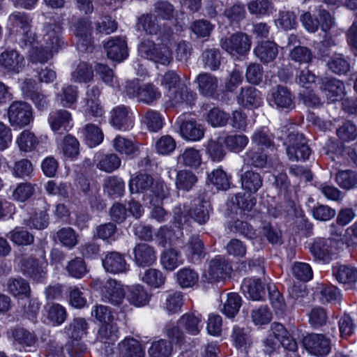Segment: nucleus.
<instances>
[{"label":"nucleus","mask_w":357,"mask_h":357,"mask_svg":"<svg viewBox=\"0 0 357 357\" xmlns=\"http://www.w3.org/2000/svg\"><path fill=\"white\" fill-rule=\"evenodd\" d=\"M321 89L330 102L340 100L345 95L344 82L335 78L323 79Z\"/></svg>","instance_id":"4be33fe9"},{"label":"nucleus","mask_w":357,"mask_h":357,"mask_svg":"<svg viewBox=\"0 0 357 357\" xmlns=\"http://www.w3.org/2000/svg\"><path fill=\"white\" fill-rule=\"evenodd\" d=\"M46 261H38L33 257L24 258L21 261V271L24 275L34 280H40L46 274Z\"/></svg>","instance_id":"412c9836"},{"label":"nucleus","mask_w":357,"mask_h":357,"mask_svg":"<svg viewBox=\"0 0 357 357\" xmlns=\"http://www.w3.org/2000/svg\"><path fill=\"white\" fill-rule=\"evenodd\" d=\"M230 203L243 211H250L256 204V199L250 194H237L232 197Z\"/></svg>","instance_id":"0e129e2a"},{"label":"nucleus","mask_w":357,"mask_h":357,"mask_svg":"<svg viewBox=\"0 0 357 357\" xmlns=\"http://www.w3.org/2000/svg\"><path fill=\"white\" fill-rule=\"evenodd\" d=\"M171 41L169 43H171ZM155 44L150 39H143L138 45V54L141 57L163 66H168L172 61V52L168 42Z\"/></svg>","instance_id":"7ed1b4c3"},{"label":"nucleus","mask_w":357,"mask_h":357,"mask_svg":"<svg viewBox=\"0 0 357 357\" xmlns=\"http://www.w3.org/2000/svg\"><path fill=\"white\" fill-rule=\"evenodd\" d=\"M220 45L231 56L238 58L247 54L251 47V40L244 33L238 32L221 38Z\"/></svg>","instance_id":"6e6552de"},{"label":"nucleus","mask_w":357,"mask_h":357,"mask_svg":"<svg viewBox=\"0 0 357 357\" xmlns=\"http://www.w3.org/2000/svg\"><path fill=\"white\" fill-rule=\"evenodd\" d=\"M248 8L251 14L264 16L271 13L273 6L268 0H250Z\"/></svg>","instance_id":"338daca9"},{"label":"nucleus","mask_w":357,"mask_h":357,"mask_svg":"<svg viewBox=\"0 0 357 357\" xmlns=\"http://www.w3.org/2000/svg\"><path fill=\"white\" fill-rule=\"evenodd\" d=\"M241 289L244 294L253 301L262 300L266 294L264 286L259 279H245Z\"/></svg>","instance_id":"c756f323"},{"label":"nucleus","mask_w":357,"mask_h":357,"mask_svg":"<svg viewBox=\"0 0 357 357\" xmlns=\"http://www.w3.org/2000/svg\"><path fill=\"white\" fill-rule=\"evenodd\" d=\"M336 134L341 142H349L357 137V127L351 121H347L337 128Z\"/></svg>","instance_id":"4d7b16f0"},{"label":"nucleus","mask_w":357,"mask_h":357,"mask_svg":"<svg viewBox=\"0 0 357 357\" xmlns=\"http://www.w3.org/2000/svg\"><path fill=\"white\" fill-rule=\"evenodd\" d=\"M237 100L243 107H257L260 103L259 92L253 86L242 88Z\"/></svg>","instance_id":"ea45409f"},{"label":"nucleus","mask_w":357,"mask_h":357,"mask_svg":"<svg viewBox=\"0 0 357 357\" xmlns=\"http://www.w3.org/2000/svg\"><path fill=\"white\" fill-rule=\"evenodd\" d=\"M127 300L136 307H142L148 304L150 296L146 289L140 285L132 286L128 289Z\"/></svg>","instance_id":"c9c22d12"},{"label":"nucleus","mask_w":357,"mask_h":357,"mask_svg":"<svg viewBox=\"0 0 357 357\" xmlns=\"http://www.w3.org/2000/svg\"><path fill=\"white\" fill-rule=\"evenodd\" d=\"M270 105L279 110H291L294 108V96L290 90L284 86L274 88L268 98Z\"/></svg>","instance_id":"ddd939ff"},{"label":"nucleus","mask_w":357,"mask_h":357,"mask_svg":"<svg viewBox=\"0 0 357 357\" xmlns=\"http://www.w3.org/2000/svg\"><path fill=\"white\" fill-rule=\"evenodd\" d=\"M242 158L245 165L256 168H263L267 163V155L259 148L249 149Z\"/></svg>","instance_id":"4c0bfd02"},{"label":"nucleus","mask_w":357,"mask_h":357,"mask_svg":"<svg viewBox=\"0 0 357 357\" xmlns=\"http://www.w3.org/2000/svg\"><path fill=\"white\" fill-rule=\"evenodd\" d=\"M303 344L308 352L317 356H326L331 351V341L322 334L307 335L303 337Z\"/></svg>","instance_id":"f8f14e48"},{"label":"nucleus","mask_w":357,"mask_h":357,"mask_svg":"<svg viewBox=\"0 0 357 357\" xmlns=\"http://www.w3.org/2000/svg\"><path fill=\"white\" fill-rule=\"evenodd\" d=\"M101 300L114 306L120 305L124 301L126 293L122 285L114 279L105 281L100 289Z\"/></svg>","instance_id":"9d476101"},{"label":"nucleus","mask_w":357,"mask_h":357,"mask_svg":"<svg viewBox=\"0 0 357 357\" xmlns=\"http://www.w3.org/2000/svg\"><path fill=\"white\" fill-rule=\"evenodd\" d=\"M255 56L264 63L273 61L278 54L277 45L273 41L258 43L254 49Z\"/></svg>","instance_id":"c85d7f7f"},{"label":"nucleus","mask_w":357,"mask_h":357,"mask_svg":"<svg viewBox=\"0 0 357 357\" xmlns=\"http://www.w3.org/2000/svg\"><path fill=\"white\" fill-rule=\"evenodd\" d=\"M24 56L16 50H7L0 54V68L8 73L17 74L24 67Z\"/></svg>","instance_id":"4468645a"},{"label":"nucleus","mask_w":357,"mask_h":357,"mask_svg":"<svg viewBox=\"0 0 357 357\" xmlns=\"http://www.w3.org/2000/svg\"><path fill=\"white\" fill-rule=\"evenodd\" d=\"M43 33V40L47 47L58 50L64 45L61 36L62 27L59 23L56 22L45 23Z\"/></svg>","instance_id":"2eb2a0df"},{"label":"nucleus","mask_w":357,"mask_h":357,"mask_svg":"<svg viewBox=\"0 0 357 357\" xmlns=\"http://www.w3.org/2000/svg\"><path fill=\"white\" fill-rule=\"evenodd\" d=\"M134 259L139 266H149L156 261V252L147 243H139L134 248Z\"/></svg>","instance_id":"393cba45"},{"label":"nucleus","mask_w":357,"mask_h":357,"mask_svg":"<svg viewBox=\"0 0 357 357\" xmlns=\"http://www.w3.org/2000/svg\"><path fill=\"white\" fill-rule=\"evenodd\" d=\"M161 96L158 88L152 84H145L141 86L138 92L137 100L146 105H151Z\"/></svg>","instance_id":"c03bdc74"},{"label":"nucleus","mask_w":357,"mask_h":357,"mask_svg":"<svg viewBox=\"0 0 357 357\" xmlns=\"http://www.w3.org/2000/svg\"><path fill=\"white\" fill-rule=\"evenodd\" d=\"M210 204L204 200L195 199L187 213L182 211L180 206L174 210V218L178 227L186 224L188 217L200 225L205 224L209 219Z\"/></svg>","instance_id":"20e7f679"},{"label":"nucleus","mask_w":357,"mask_h":357,"mask_svg":"<svg viewBox=\"0 0 357 357\" xmlns=\"http://www.w3.org/2000/svg\"><path fill=\"white\" fill-rule=\"evenodd\" d=\"M88 324L85 319L78 317L65 328V332L69 339H82V337L86 334Z\"/></svg>","instance_id":"37998d69"},{"label":"nucleus","mask_w":357,"mask_h":357,"mask_svg":"<svg viewBox=\"0 0 357 357\" xmlns=\"http://www.w3.org/2000/svg\"><path fill=\"white\" fill-rule=\"evenodd\" d=\"M268 291L271 304L275 313L278 315H284L286 312L287 306L282 294L274 285L268 286Z\"/></svg>","instance_id":"bf43d9fd"},{"label":"nucleus","mask_w":357,"mask_h":357,"mask_svg":"<svg viewBox=\"0 0 357 357\" xmlns=\"http://www.w3.org/2000/svg\"><path fill=\"white\" fill-rule=\"evenodd\" d=\"M8 116L12 126L24 127L33 120L32 108L23 101H15L8 107Z\"/></svg>","instance_id":"1a4fd4ad"},{"label":"nucleus","mask_w":357,"mask_h":357,"mask_svg":"<svg viewBox=\"0 0 357 357\" xmlns=\"http://www.w3.org/2000/svg\"><path fill=\"white\" fill-rule=\"evenodd\" d=\"M176 282L182 288L193 287L198 281L199 275L190 268L180 269L176 274Z\"/></svg>","instance_id":"de8ad7c7"},{"label":"nucleus","mask_w":357,"mask_h":357,"mask_svg":"<svg viewBox=\"0 0 357 357\" xmlns=\"http://www.w3.org/2000/svg\"><path fill=\"white\" fill-rule=\"evenodd\" d=\"M327 67L332 73L339 75H346L351 69L348 58L339 53L328 56Z\"/></svg>","instance_id":"473e14b6"},{"label":"nucleus","mask_w":357,"mask_h":357,"mask_svg":"<svg viewBox=\"0 0 357 357\" xmlns=\"http://www.w3.org/2000/svg\"><path fill=\"white\" fill-rule=\"evenodd\" d=\"M160 263L162 267L169 271H173L182 264L183 261L178 251L175 249L165 250L160 257Z\"/></svg>","instance_id":"79ce46f5"},{"label":"nucleus","mask_w":357,"mask_h":357,"mask_svg":"<svg viewBox=\"0 0 357 357\" xmlns=\"http://www.w3.org/2000/svg\"><path fill=\"white\" fill-rule=\"evenodd\" d=\"M91 22L87 19H80L74 24V34L77 38V46L81 51H89L92 47Z\"/></svg>","instance_id":"dca6fc26"},{"label":"nucleus","mask_w":357,"mask_h":357,"mask_svg":"<svg viewBox=\"0 0 357 357\" xmlns=\"http://www.w3.org/2000/svg\"><path fill=\"white\" fill-rule=\"evenodd\" d=\"M78 93L77 86L66 85L56 94L55 101L64 108H73L77 101Z\"/></svg>","instance_id":"bb28decb"},{"label":"nucleus","mask_w":357,"mask_h":357,"mask_svg":"<svg viewBox=\"0 0 357 357\" xmlns=\"http://www.w3.org/2000/svg\"><path fill=\"white\" fill-rule=\"evenodd\" d=\"M95 160H98L96 167L106 172H112L121 165V159L114 153L103 155L100 152L95 154Z\"/></svg>","instance_id":"72a5a7b5"},{"label":"nucleus","mask_w":357,"mask_h":357,"mask_svg":"<svg viewBox=\"0 0 357 357\" xmlns=\"http://www.w3.org/2000/svg\"><path fill=\"white\" fill-rule=\"evenodd\" d=\"M20 149L24 152L33 150L38 144L37 137L29 130H24L17 139Z\"/></svg>","instance_id":"13d9d810"},{"label":"nucleus","mask_w":357,"mask_h":357,"mask_svg":"<svg viewBox=\"0 0 357 357\" xmlns=\"http://www.w3.org/2000/svg\"><path fill=\"white\" fill-rule=\"evenodd\" d=\"M202 59L204 68L213 71L216 70L219 68L221 63L220 52L215 48L207 49L203 52Z\"/></svg>","instance_id":"5fc2aeb1"},{"label":"nucleus","mask_w":357,"mask_h":357,"mask_svg":"<svg viewBox=\"0 0 357 357\" xmlns=\"http://www.w3.org/2000/svg\"><path fill=\"white\" fill-rule=\"evenodd\" d=\"M201 321V316L196 315L195 313H186L181 317L178 324L183 328L188 333L196 335L200 332Z\"/></svg>","instance_id":"e433bc0d"},{"label":"nucleus","mask_w":357,"mask_h":357,"mask_svg":"<svg viewBox=\"0 0 357 357\" xmlns=\"http://www.w3.org/2000/svg\"><path fill=\"white\" fill-rule=\"evenodd\" d=\"M91 316L102 324L110 323L114 321V316L112 309L106 305H96L91 309Z\"/></svg>","instance_id":"774afa93"},{"label":"nucleus","mask_w":357,"mask_h":357,"mask_svg":"<svg viewBox=\"0 0 357 357\" xmlns=\"http://www.w3.org/2000/svg\"><path fill=\"white\" fill-rule=\"evenodd\" d=\"M184 250L188 255H190L192 259L196 258L197 260H200L205 256L204 243L196 235L190 237L187 244L184 246Z\"/></svg>","instance_id":"49530a36"},{"label":"nucleus","mask_w":357,"mask_h":357,"mask_svg":"<svg viewBox=\"0 0 357 357\" xmlns=\"http://www.w3.org/2000/svg\"><path fill=\"white\" fill-rule=\"evenodd\" d=\"M249 142L244 135H228L224 138L227 147L232 152L239 153L244 149Z\"/></svg>","instance_id":"e2e57ef3"},{"label":"nucleus","mask_w":357,"mask_h":357,"mask_svg":"<svg viewBox=\"0 0 357 357\" xmlns=\"http://www.w3.org/2000/svg\"><path fill=\"white\" fill-rule=\"evenodd\" d=\"M102 263L105 271L112 274L126 273L129 270L124 255L116 251L107 252Z\"/></svg>","instance_id":"f3484780"},{"label":"nucleus","mask_w":357,"mask_h":357,"mask_svg":"<svg viewBox=\"0 0 357 357\" xmlns=\"http://www.w3.org/2000/svg\"><path fill=\"white\" fill-rule=\"evenodd\" d=\"M109 59L121 61L128 56L127 44L124 38L115 37L104 45Z\"/></svg>","instance_id":"b1692460"},{"label":"nucleus","mask_w":357,"mask_h":357,"mask_svg":"<svg viewBox=\"0 0 357 357\" xmlns=\"http://www.w3.org/2000/svg\"><path fill=\"white\" fill-rule=\"evenodd\" d=\"M8 237L17 245H29L34 242V236L31 233L19 227L10 231Z\"/></svg>","instance_id":"6e6d98bb"},{"label":"nucleus","mask_w":357,"mask_h":357,"mask_svg":"<svg viewBox=\"0 0 357 357\" xmlns=\"http://www.w3.org/2000/svg\"><path fill=\"white\" fill-rule=\"evenodd\" d=\"M142 280L154 288H159L165 284V277L160 271L149 268L144 272Z\"/></svg>","instance_id":"680f3d73"},{"label":"nucleus","mask_w":357,"mask_h":357,"mask_svg":"<svg viewBox=\"0 0 357 357\" xmlns=\"http://www.w3.org/2000/svg\"><path fill=\"white\" fill-rule=\"evenodd\" d=\"M229 229L231 231L239 234L250 240L256 239L258 236L253 227L249 223L242 220H237L229 222Z\"/></svg>","instance_id":"3c124183"},{"label":"nucleus","mask_w":357,"mask_h":357,"mask_svg":"<svg viewBox=\"0 0 357 357\" xmlns=\"http://www.w3.org/2000/svg\"><path fill=\"white\" fill-rule=\"evenodd\" d=\"M110 114V122L116 129L127 130L133 127L134 121L129 107L119 105L114 107Z\"/></svg>","instance_id":"a211bd4d"},{"label":"nucleus","mask_w":357,"mask_h":357,"mask_svg":"<svg viewBox=\"0 0 357 357\" xmlns=\"http://www.w3.org/2000/svg\"><path fill=\"white\" fill-rule=\"evenodd\" d=\"M332 275L341 283H353L357 281V268L347 265H336L332 268Z\"/></svg>","instance_id":"f704fd0d"},{"label":"nucleus","mask_w":357,"mask_h":357,"mask_svg":"<svg viewBox=\"0 0 357 357\" xmlns=\"http://www.w3.org/2000/svg\"><path fill=\"white\" fill-rule=\"evenodd\" d=\"M60 149L65 157L74 158L79 153V143L74 136L68 135L63 138Z\"/></svg>","instance_id":"09e8293b"},{"label":"nucleus","mask_w":357,"mask_h":357,"mask_svg":"<svg viewBox=\"0 0 357 357\" xmlns=\"http://www.w3.org/2000/svg\"><path fill=\"white\" fill-rule=\"evenodd\" d=\"M56 238L65 247L70 249L75 247L77 243V235L71 227H63L56 234Z\"/></svg>","instance_id":"052dcab7"},{"label":"nucleus","mask_w":357,"mask_h":357,"mask_svg":"<svg viewBox=\"0 0 357 357\" xmlns=\"http://www.w3.org/2000/svg\"><path fill=\"white\" fill-rule=\"evenodd\" d=\"M93 71L85 62H79L71 73V80L74 82H87L92 79Z\"/></svg>","instance_id":"603ef678"},{"label":"nucleus","mask_w":357,"mask_h":357,"mask_svg":"<svg viewBox=\"0 0 357 357\" xmlns=\"http://www.w3.org/2000/svg\"><path fill=\"white\" fill-rule=\"evenodd\" d=\"M7 27L11 34L18 36L16 40L21 47L31 45L35 40V34L31 31V19L25 13H11L8 19Z\"/></svg>","instance_id":"f03ea898"},{"label":"nucleus","mask_w":357,"mask_h":357,"mask_svg":"<svg viewBox=\"0 0 357 357\" xmlns=\"http://www.w3.org/2000/svg\"><path fill=\"white\" fill-rule=\"evenodd\" d=\"M334 244L331 239H317L312 244L310 252L315 259L327 263L335 256Z\"/></svg>","instance_id":"6ab92c4d"},{"label":"nucleus","mask_w":357,"mask_h":357,"mask_svg":"<svg viewBox=\"0 0 357 357\" xmlns=\"http://www.w3.org/2000/svg\"><path fill=\"white\" fill-rule=\"evenodd\" d=\"M231 269L229 264L223 257L217 256L209 262L206 277L210 282H218L225 279Z\"/></svg>","instance_id":"aec40b11"},{"label":"nucleus","mask_w":357,"mask_h":357,"mask_svg":"<svg viewBox=\"0 0 357 357\" xmlns=\"http://www.w3.org/2000/svg\"><path fill=\"white\" fill-rule=\"evenodd\" d=\"M118 347L119 357H144V351L140 343L134 338H125Z\"/></svg>","instance_id":"7c9ffc66"},{"label":"nucleus","mask_w":357,"mask_h":357,"mask_svg":"<svg viewBox=\"0 0 357 357\" xmlns=\"http://www.w3.org/2000/svg\"><path fill=\"white\" fill-rule=\"evenodd\" d=\"M119 330L114 321L102 324L98 328L95 344L101 354L107 357H114V345L119 338Z\"/></svg>","instance_id":"39448f33"},{"label":"nucleus","mask_w":357,"mask_h":357,"mask_svg":"<svg viewBox=\"0 0 357 357\" xmlns=\"http://www.w3.org/2000/svg\"><path fill=\"white\" fill-rule=\"evenodd\" d=\"M163 120L159 112L151 109H149L142 116V123L151 132H158L161 130L163 127Z\"/></svg>","instance_id":"a19ab883"},{"label":"nucleus","mask_w":357,"mask_h":357,"mask_svg":"<svg viewBox=\"0 0 357 357\" xmlns=\"http://www.w3.org/2000/svg\"><path fill=\"white\" fill-rule=\"evenodd\" d=\"M137 25L139 29L147 34L156 35L162 42L170 43L174 39V32L169 26L164 24L162 26L158 24V18L153 14H143L138 17Z\"/></svg>","instance_id":"0eeeda50"},{"label":"nucleus","mask_w":357,"mask_h":357,"mask_svg":"<svg viewBox=\"0 0 357 357\" xmlns=\"http://www.w3.org/2000/svg\"><path fill=\"white\" fill-rule=\"evenodd\" d=\"M66 308L60 304L52 305L47 310V319L53 326H59L66 319Z\"/></svg>","instance_id":"69168bd1"},{"label":"nucleus","mask_w":357,"mask_h":357,"mask_svg":"<svg viewBox=\"0 0 357 357\" xmlns=\"http://www.w3.org/2000/svg\"><path fill=\"white\" fill-rule=\"evenodd\" d=\"M172 351V343L164 339L153 342L148 351L150 357H169Z\"/></svg>","instance_id":"8fccbe9b"},{"label":"nucleus","mask_w":357,"mask_h":357,"mask_svg":"<svg viewBox=\"0 0 357 357\" xmlns=\"http://www.w3.org/2000/svg\"><path fill=\"white\" fill-rule=\"evenodd\" d=\"M131 193H143L153 197L151 202L159 204L167 195V189L163 181H154L147 174H140L132 178L129 182Z\"/></svg>","instance_id":"f257e3e1"},{"label":"nucleus","mask_w":357,"mask_h":357,"mask_svg":"<svg viewBox=\"0 0 357 357\" xmlns=\"http://www.w3.org/2000/svg\"><path fill=\"white\" fill-rule=\"evenodd\" d=\"M181 136L190 141H199L204 135V127L187 114L179 116L176 120Z\"/></svg>","instance_id":"9b49d317"},{"label":"nucleus","mask_w":357,"mask_h":357,"mask_svg":"<svg viewBox=\"0 0 357 357\" xmlns=\"http://www.w3.org/2000/svg\"><path fill=\"white\" fill-rule=\"evenodd\" d=\"M241 183L244 190L255 193L262 186L263 178L259 173L247 170L241 174Z\"/></svg>","instance_id":"2f4dec72"},{"label":"nucleus","mask_w":357,"mask_h":357,"mask_svg":"<svg viewBox=\"0 0 357 357\" xmlns=\"http://www.w3.org/2000/svg\"><path fill=\"white\" fill-rule=\"evenodd\" d=\"M177 161L182 166L196 169L202 164V155L198 150L188 148L178 156Z\"/></svg>","instance_id":"58836bf2"},{"label":"nucleus","mask_w":357,"mask_h":357,"mask_svg":"<svg viewBox=\"0 0 357 357\" xmlns=\"http://www.w3.org/2000/svg\"><path fill=\"white\" fill-rule=\"evenodd\" d=\"M195 81L198 84L200 93L206 97L213 96L218 86L217 77L208 73L199 74Z\"/></svg>","instance_id":"cd10ccee"},{"label":"nucleus","mask_w":357,"mask_h":357,"mask_svg":"<svg viewBox=\"0 0 357 357\" xmlns=\"http://www.w3.org/2000/svg\"><path fill=\"white\" fill-rule=\"evenodd\" d=\"M221 312L229 318L234 317L241 306L242 300L237 293H227L221 295Z\"/></svg>","instance_id":"a878e982"},{"label":"nucleus","mask_w":357,"mask_h":357,"mask_svg":"<svg viewBox=\"0 0 357 357\" xmlns=\"http://www.w3.org/2000/svg\"><path fill=\"white\" fill-rule=\"evenodd\" d=\"M112 142L115 151L121 155H133L138 151V147L133 141L120 135H117Z\"/></svg>","instance_id":"a18cd8bd"},{"label":"nucleus","mask_w":357,"mask_h":357,"mask_svg":"<svg viewBox=\"0 0 357 357\" xmlns=\"http://www.w3.org/2000/svg\"><path fill=\"white\" fill-rule=\"evenodd\" d=\"M284 144L288 158L291 161L305 160L311 154L306 139L297 131H291Z\"/></svg>","instance_id":"423d86ee"},{"label":"nucleus","mask_w":357,"mask_h":357,"mask_svg":"<svg viewBox=\"0 0 357 357\" xmlns=\"http://www.w3.org/2000/svg\"><path fill=\"white\" fill-rule=\"evenodd\" d=\"M335 180L342 189L351 190L357 186V174L351 170L338 171Z\"/></svg>","instance_id":"864d4df0"},{"label":"nucleus","mask_w":357,"mask_h":357,"mask_svg":"<svg viewBox=\"0 0 357 357\" xmlns=\"http://www.w3.org/2000/svg\"><path fill=\"white\" fill-rule=\"evenodd\" d=\"M72 115L70 112L64 109L52 110L48 117V123L54 132L67 131L70 128Z\"/></svg>","instance_id":"5701e85b"}]
</instances>
